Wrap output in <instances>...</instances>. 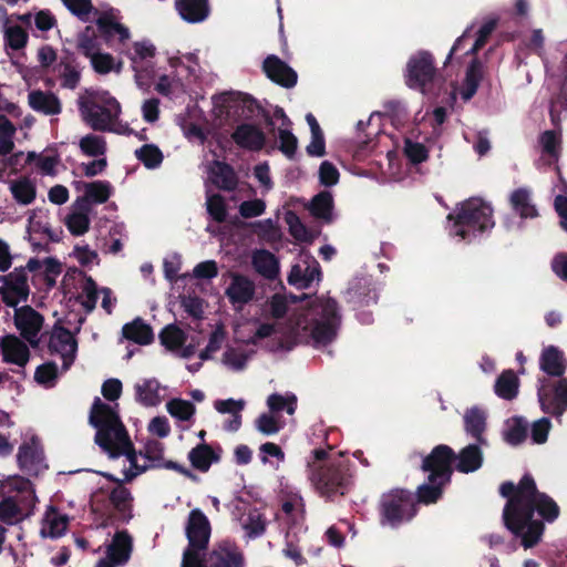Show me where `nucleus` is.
Here are the masks:
<instances>
[{
	"label": "nucleus",
	"instance_id": "nucleus-1",
	"mask_svg": "<svg viewBox=\"0 0 567 567\" xmlns=\"http://www.w3.org/2000/svg\"><path fill=\"white\" fill-rule=\"evenodd\" d=\"M499 494L507 498L503 509L504 526L516 538H520L525 549L533 548L545 530L543 520L533 519V501L542 494L533 476L525 474L518 485L509 481L502 483Z\"/></svg>",
	"mask_w": 567,
	"mask_h": 567
},
{
	"label": "nucleus",
	"instance_id": "nucleus-2",
	"mask_svg": "<svg viewBox=\"0 0 567 567\" xmlns=\"http://www.w3.org/2000/svg\"><path fill=\"white\" fill-rule=\"evenodd\" d=\"M447 220L451 223L449 234L468 243L495 225L492 206L480 198L460 204L454 213L447 215Z\"/></svg>",
	"mask_w": 567,
	"mask_h": 567
},
{
	"label": "nucleus",
	"instance_id": "nucleus-3",
	"mask_svg": "<svg viewBox=\"0 0 567 567\" xmlns=\"http://www.w3.org/2000/svg\"><path fill=\"white\" fill-rule=\"evenodd\" d=\"M89 422L96 429L94 442L104 452L112 451L113 446L130 437L118 412L107 403L102 402L99 396L92 403Z\"/></svg>",
	"mask_w": 567,
	"mask_h": 567
},
{
	"label": "nucleus",
	"instance_id": "nucleus-4",
	"mask_svg": "<svg viewBox=\"0 0 567 567\" xmlns=\"http://www.w3.org/2000/svg\"><path fill=\"white\" fill-rule=\"evenodd\" d=\"M310 481L320 496L332 501L336 496H344L352 485V474L347 461L329 462L324 465L311 464Z\"/></svg>",
	"mask_w": 567,
	"mask_h": 567
},
{
	"label": "nucleus",
	"instance_id": "nucleus-5",
	"mask_svg": "<svg viewBox=\"0 0 567 567\" xmlns=\"http://www.w3.org/2000/svg\"><path fill=\"white\" fill-rule=\"evenodd\" d=\"M417 514L414 494L406 488H392L381 495L379 517L382 526L398 528Z\"/></svg>",
	"mask_w": 567,
	"mask_h": 567
},
{
	"label": "nucleus",
	"instance_id": "nucleus-6",
	"mask_svg": "<svg viewBox=\"0 0 567 567\" xmlns=\"http://www.w3.org/2000/svg\"><path fill=\"white\" fill-rule=\"evenodd\" d=\"M318 308L319 318L303 327L305 331H309V338L316 348L328 346L336 339L341 319L339 305L332 298L322 301Z\"/></svg>",
	"mask_w": 567,
	"mask_h": 567
},
{
	"label": "nucleus",
	"instance_id": "nucleus-7",
	"mask_svg": "<svg viewBox=\"0 0 567 567\" xmlns=\"http://www.w3.org/2000/svg\"><path fill=\"white\" fill-rule=\"evenodd\" d=\"M437 75L434 56L421 50L413 54L406 63L405 83L410 89L425 92L427 84L433 83Z\"/></svg>",
	"mask_w": 567,
	"mask_h": 567
},
{
	"label": "nucleus",
	"instance_id": "nucleus-8",
	"mask_svg": "<svg viewBox=\"0 0 567 567\" xmlns=\"http://www.w3.org/2000/svg\"><path fill=\"white\" fill-rule=\"evenodd\" d=\"M455 462L454 450L446 444H439L423 458L421 470L429 473V481L432 483L439 480L451 483Z\"/></svg>",
	"mask_w": 567,
	"mask_h": 567
},
{
	"label": "nucleus",
	"instance_id": "nucleus-9",
	"mask_svg": "<svg viewBox=\"0 0 567 567\" xmlns=\"http://www.w3.org/2000/svg\"><path fill=\"white\" fill-rule=\"evenodd\" d=\"M80 111L85 122L99 132L112 131V123L121 112V105L114 97H109L104 105L95 101H81Z\"/></svg>",
	"mask_w": 567,
	"mask_h": 567
},
{
	"label": "nucleus",
	"instance_id": "nucleus-10",
	"mask_svg": "<svg viewBox=\"0 0 567 567\" xmlns=\"http://www.w3.org/2000/svg\"><path fill=\"white\" fill-rule=\"evenodd\" d=\"M14 326L20 331L21 337L27 340L32 348L39 346L38 334L42 329L44 318L31 306L16 308Z\"/></svg>",
	"mask_w": 567,
	"mask_h": 567
},
{
	"label": "nucleus",
	"instance_id": "nucleus-11",
	"mask_svg": "<svg viewBox=\"0 0 567 567\" xmlns=\"http://www.w3.org/2000/svg\"><path fill=\"white\" fill-rule=\"evenodd\" d=\"M48 348L51 354H60L63 359V369L68 370L75 359L78 342L71 331L55 323L50 336Z\"/></svg>",
	"mask_w": 567,
	"mask_h": 567
},
{
	"label": "nucleus",
	"instance_id": "nucleus-12",
	"mask_svg": "<svg viewBox=\"0 0 567 567\" xmlns=\"http://www.w3.org/2000/svg\"><path fill=\"white\" fill-rule=\"evenodd\" d=\"M537 395L545 413L560 416L567 410V379H559L551 390L542 386Z\"/></svg>",
	"mask_w": 567,
	"mask_h": 567
},
{
	"label": "nucleus",
	"instance_id": "nucleus-13",
	"mask_svg": "<svg viewBox=\"0 0 567 567\" xmlns=\"http://www.w3.org/2000/svg\"><path fill=\"white\" fill-rule=\"evenodd\" d=\"M262 72L270 81L286 89L293 87L298 82L297 72L275 54L265 58Z\"/></svg>",
	"mask_w": 567,
	"mask_h": 567
},
{
	"label": "nucleus",
	"instance_id": "nucleus-14",
	"mask_svg": "<svg viewBox=\"0 0 567 567\" xmlns=\"http://www.w3.org/2000/svg\"><path fill=\"white\" fill-rule=\"evenodd\" d=\"M188 546L206 549L210 537V524L206 515L198 508L190 511L186 525Z\"/></svg>",
	"mask_w": 567,
	"mask_h": 567
},
{
	"label": "nucleus",
	"instance_id": "nucleus-15",
	"mask_svg": "<svg viewBox=\"0 0 567 567\" xmlns=\"http://www.w3.org/2000/svg\"><path fill=\"white\" fill-rule=\"evenodd\" d=\"M231 140L238 147L249 152H260L267 143L265 132L251 123L239 124L231 133Z\"/></svg>",
	"mask_w": 567,
	"mask_h": 567
},
{
	"label": "nucleus",
	"instance_id": "nucleus-16",
	"mask_svg": "<svg viewBox=\"0 0 567 567\" xmlns=\"http://www.w3.org/2000/svg\"><path fill=\"white\" fill-rule=\"evenodd\" d=\"M223 107L226 110L227 115L238 116L244 120H250L262 109L252 96L243 93L225 94Z\"/></svg>",
	"mask_w": 567,
	"mask_h": 567
},
{
	"label": "nucleus",
	"instance_id": "nucleus-17",
	"mask_svg": "<svg viewBox=\"0 0 567 567\" xmlns=\"http://www.w3.org/2000/svg\"><path fill=\"white\" fill-rule=\"evenodd\" d=\"M53 71L58 73L62 87L69 90L78 87L81 80V70L75 53L72 50L62 49V55L53 66Z\"/></svg>",
	"mask_w": 567,
	"mask_h": 567
},
{
	"label": "nucleus",
	"instance_id": "nucleus-18",
	"mask_svg": "<svg viewBox=\"0 0 567 567\" xmlns=\"http://www.w3.org/2000/svg\"><path fill=\"white\" fill-rule=\"evenodd\" d=\"M256 292L255 282L248 277L234 274L229 286L225 290V295L233 306H244L249 303Z\"/></svg>",
	"mask_w": 567,
	"mask_h": 567
},
{
	"label": "nucleus",
	"instance_id": "nucleus-19",
	"mask_svg": "<svg viewBox=\"0 0 567 567\" xmlns=\"http://www.w3.org/2000/svg\"><path fill=\"white\" fill-rule=\"evenodd\" d=\"M19 467L29 475H37L43 461V451L39 441L33 436L29 442L19 446L17 454Z\"/></svg>",
	"mask_w": 567,
	"mask_h": 567
},
{
	"label": "nucleus",
	"instance_id": "nucleus-20",
	"mask_svg": "<svg viewBox=\"0 0 567 567\" xmlns=\"http://www.w3.org/2000/svg\"><path fill=\"white\" fill-rule=\"evenodd\" d=\"M100 37L110 44L115 38L120 43H125L130 39V30L117 22L111 12H102L95 21Z\"/></svg>",
	"mask_w": 567,
	"mask_h": 567
},
{
	"label": "nucleus",
	"instance_id": "nucleus-21",
	"mask_svg": "<svg viewBox=\"0 0 567 567\" xmlns=\"http://www.w3.org/2000/svg\"><path fill=\"white\" fill-rule=\"evenodd\" d=\"M0 348L3 361L24 367L30 359L28 346L14 334H8L0 339Z\"/></svg>",
	"mask_w": 567,
	"mask_h": 567
},
{
	"label": "nucleus",
	"instance_id": "nucleus-22",
	"mask_svg": "<svg viewBox=\"0 0 567 567\" xmlns=\"http://www.w3.org/2000/svg\"><path fill=\"white\" fill-rule=\"evenodd\" d=\"M512 210L522 219H533L538 217V210L533 202V193L528 187H518L514 189L508 198Z\"/></svg>",
	"mask_w": 567,
	"mask_h": 567
},
{
	"label": "nucleus",
	"instance_id": "nucleus-23",
	"mask_svg": "<svg viewBox=\"0 0 567 567\" xmlns=\"http://www.w3.org/2000/svg\"><path fill=\"white\" fill-rule=\"evenodd\" d=\"M179 17L188 23H200L210 14L209 0H175Z\"/></svg>",
	"mask_w": 567,
	"mask_h": 567
},
{
	"label": "nucleus",
	"instance_id": "nucleus-24",
	"mask_svg": "<svg viewBox=\"0 0 567 567\" xmlns=\"http://www.w3.org/2000/svg\"><path fill=\"white\" fill-rule=\"evenodd\" d=\"M30 107L44 115H58L62 112L59 97L50 91L34 90L28 95Z\"/></svg>",
	"mask_w": 567,
	"mask_h": 567
},
{
	"label": "nucleus",
	"instance_id": "nucleus-25",
	"mask_svg": "<svg viewBox=\"0 0 567 567\" xmlns=\"http://www.w3.org/2000/svg\"><path fill=\"white\" fill-rule=\"evenodd\" d=\"M307 208L316 219L321 220L323 224L329 225L334 220V202L329 190H321L315 195Z\"/></svg>",
	"mask_w": 567,
	"mask_h": 567
},
{
	"label": "nucleus",
	"instance_id": "nucleus-26",
	"mask_svg": "<svg viewBox=\"0 0 567 567\" xmlns=\"http://www.w3.org/2000/svg\"><path fill=\"white\" fill-rule=\"evenodd\" d=\"M132 547V537L127 530L116 532L107 547V557L116 565H124L130 559Z\"/></svg>",
	"mask_w": 567,
	"mask_h": 567
},
{
	"label": "nucleus",
	"instance_id": "nucleus-27",
	"mask_svg": "<svg viewBox=\"0 0 567 567\" xmlns=\"http://www.w3.org/2000/svg\"><path fill=\"white\" fill-rule=\"evenodd\" d=\"M251 264L256 272L266 279L274 280L279 275V261L267 249H257L252 252Z\"/></svg>",
	"mask_w": 567,
	"mask_h": 567
},
{
	"label": "nucleus",
	"instance_id": "nucleus-28",
	"mask_svg": "<svg viewBox=\"0 0 567 567\" xmlns=\"http://www.w3.org/2000/svg\"><path fill=\"white\" fill-rule=\"evenodd\" d=\"M122 334L126 340L140 346H147L154 341L152 327L140 317L125 323L122 328Z\"/></svg>",
	"mask_w": 567,
	"mask_h": 567
},
{
	"label": "nucleus",
	"instance_id": "nucleus-29",
	"mask_svg": "<svg viewBox=\"0 0 567 567\" xmlns=\"http://www.w3.org/2000/svg\"><path fill=\"white\" fill-rule=\"evenodd\" d=\"M188 460L195 470L206 473L213 463L219 462L220 454L209 444L199 443L188 452Z\"/></svg>",
	"mask_w": 567,
	"mask_h": 567
},
{
	"label": "nucleus",
	"instance_id": "nucleus-30",
	"mask_svg": "<svg viewBox=\"0 0 567 567\" xmlns=\"http://www.w3.org/2000/svg\"><path fill=\"white\" fill-rule=\"evenodd\" d=\"M540 369L550 377H563L566 371L563 351L555 346H548L542 352Z\"/></svg>",
	"mask_w": 567,
	"mask_h": 567
},
{
	"label": "nucleus",
	"instance_id": "nucleus-31",
	"mask_svg": "<svg viewBox=\"0 0 567 567\" xmlns=\"http://www.w3.org/2000/svg\"><path fill=\"white\" fill-rule=\"evenodd\" d=\"M213 183L221 190L233 192L238 186V177L231 165L215 161L212 168Z\"/></svg>",
	"mask_w": 567,
	"mask_h": 567
},
{
	"label": "nucleus",
	"instance_id": "nucleus-32",
	"mask_svg": "<svg viewBox=\"0 0 567 567\" xmlns=\"http://www.w3.org/2000/svg\"><path fill=\"white\" fill-rule=\"evenodd\" d=\"M483 463V453L477 444H470L456 454L455 468L461 473L477 471Z\"/></svg>",
	"mask_w": 567,
	"mask_h": 567
},
{
	"label": "nucleus",
	"instance_id": "nucleus-33",
	"mask_svg": "<svg viewBox=\"0 0 567 567\" xmlns=\"http://www.w3.org/2000/svg\"><path fill=\"white\" fill-rule=\"evenodd\" d=\"M483 79V63L477 59H473L468 64L461 96L464 101H470L477 92L480 83Z\"/></svg>",
	"mask_w": 567,
	"mask_h": 567
},
{
	"label": "nucleus",
	"instance_id": "nucleus-34",
	"mask_svg": "<svg viewBox=\"0 0 567 567\" xmlns=\"http://www.w3.org/2000/svg\"><path fill=\"white\" fill-rule=\"evenodd\" d=\"M519 379L513 370H504L494 384L495 394L504 400L512 401L518 394Z\"/></svg>",
	"mask_w": 567,
	"mask_h": 567
},
{
	"label": "nucleus",
	"instance_id": "nucleus-35",
	"mask_svg": "<svg viewBox=\"0 0 567 567\" xmlns=\"http://www.w3.org/2000/svg\"><path fill=\"white\" fill-rule=\"evenodd\" d=\"M75 49L83 56L90 59L99 51H101V44L97 40L96 31L93 27L86 25L75 37Z\"/></svg>",
	"mask_w": 567,
	"mask_h": 567
},
{
	"label": "nucleus",
	"instance_id": "nucleus-36",
	"mask_svg": "<svg viewBox=\"0 0 567 567\" xmlns=\"http://www.w3.org/2000/svg\"><path fill=\"white\" fill-rule=\"evenodd\" d=\"M465 431L475 439L477 443H485L483 433L486 429L485 413L478 408H472L464 415Z\"/></svg>",
	"mask_w": 567,
	"mask_h": 567
},
{
	"label": "nucleus",
	"instance_id": "nucleus-37",
	"mask_svg": "<svg viewBox=\"0 0 567 567\" xmlns=\"http://www.w3.org/2000/svg\"><path fill=\"white\" fill-rule=\"evenodd\" d=\"M449 484L450 483H445L443 480H439L433 483L427 480V482L417 487L416 493L414 494L415 504L420 503L430 505L437 503L442 498L444 488Z\"/></svg>",
	"mask_w": 567,
	"mask_h": 567
},
{
	"label": "nucleus",
	"instance_id": "nucleus-38",
	"mask_svg": "<svg viewBox=\"0 0 567 567\" xmlns=\"http://www.w3.org/2000/svg\"><path fill=\"white\" fill-rule=\"evenodd\" d=\"M135 399L144 406H155L161 402L159 383L156 379L144 380L134 386Z\"/></svg>",
	"mask_w": 567,
	"mask_h": 567
},
{
	"label": "nucleus",
	"instance_id": "nucleus-39",
	"mask_svg": "<svg viewBox=\"0 0 567 567\" xmlns=\"http://www.w3.org/2000/svg\"><path fill=\"white\" fill-rule=\"evenodd\" d=\"M10 190L16 202L20 205H30L37 196L35 185L28 177L13 181L10 185Z\"/></svg>",
	"mask_w": 567,
	"mask_h": 567
},
{
	"label": "nucleus",
	"instance_id": "nucleus-40",
	"mask_svg": "<svg viewBox=\"0 0 567 567\" xmlns=\"http://www.w3.org/2000/svg\"><path fill=\"white\" fill-rule=\"evenodd\" d=\"M155 45L147 41H138L133 44V52L130 54V60L132 62V68L135 71V78L138 84H141L140 79L142 78V71L138 64L146 59L155 56Z\"/></svg>",
	"mask_w": 567,
	"mask_h": 567
},
{
	"label": "nucleus",
	"instance_id": "nucleus-41",
	"mask_svg": "<svg viewBox=\"0 0 567 567\" xmlns=\"http://www.w3.org/2000/svg\"><path fill=\"white\" fill-rule=\"evenodd\" d=\"M161 344L169 351H176L181 349L186 342V333L176 324L171 323L162 329L159 332Z\"/></svg>",
	"mask_w": 567,
	"mask_h": 567
},
{
	"label": "nucleus",
	"instance_id": "nucleus-42",
	"mask_svg": "<svg viewBox=\"0 0 567 567\" xmlns=\"http://www.w3.org/2000/svg\"><path fill=\"white\" fill-rule=\"evenodd\" d=\"M110 457L115 458L125 455L131 464V468L135 470L140 474L147 470V465H140L137 463V454L131 439L127 437L123 442L113 446L112 451H106Z\"/></svg>",
	"mask_w": 567,
	"mask_h": 567
},
{
	"label": "nucleus",
	"instance_id": "nucleus-43",
	"mask_svg": "<svg viewBox=\"0 0 567 567\" xmlns=\"http://www.w3.org/2000/svg\"><path fill=\"white\" fill-rule=\"evenodd\" d=\"M533 515L537 512L542 518L548 523H553L559 516V506L547 494L542 493L533 501Z\"/></svg>",
	"mask_w": 567,
	"mask_h": 567
},
{
	"label": "nucleus",
	"instance_id": "nucleus-44",
	"mask_svg": "<svg viewBox=\"0 0 567 567\" xmlns=\"http://www.w3.org/2000/svg\"><path fill=\"white\" fill-rule=\"evenodd\" d=\"M560 137L559 135L553 131L548 130L540 134L539 144L542 146V152L544 155L548 157V163H556L560 155Z\"/></svg>",
	"mask_w": 567,
	"mask_h": 567
},
{
	"label": "nucleus",
	"instance_id": "nucleus-45",
	"mask_svg": "<svg viewBox=\"0 0 567 567\" xmlns=\"http://www.w3.org/2000/svg\"><path fill=\"white\" fill-rule=\"evenodd\" d=\"M135 157L148 169L161 166L164 155L155 144H144L134 152Z\"/></svg>",
	"mask_w": 567,
	"mask_h": 567
},
{
	"label": "nucleus",
	"instance_id": "nucleus-46",
	"mask_svg": "<svg viewBox=\"0 0 567 567\" xmlns=\"http://www.w3.org/2000/svg\"><path fill=\"white\" fill-rule=\"evenodd\" d=\"M84 195L93 204H104L112 195V185L107 181H94L84 183Z\"/></svg>",
	"mask_w": 567,
	"mask_h": 567
},
{
	"label": "nucleus",
	"instance_id": "nucleus-47",
	"mask_svg": "<svg viewBox=\"0 0 567 567\" xmlns=\"http://www.w3.org/2000/svg\"><path fill=\"white\" fill-rule=\"evenodd\" d=\"M528 424L522 416H514L507 423V429L504 433L505 441L511 445H519L527 437Z\"/></svg>",
	"mask_w": 567,
	"mask_h": 567
},
{
	"label": "nucleus",
	"instance_id": "nucleus-48",
	"mask_svg": "<svg viewBox=\"0 0 567 567\" xmlns=\"http://www.w3.org/2000/svg\"><path fill=\"white\" fill-rule=\"evenodd\" d=\"M244 557L237 551H212L208 557V567H243Z\"/></svg>",
	"mask_w": 567,
	"mask_h": 567
},
{
	"label": "nucleus",
	"instance_id": "nucleus-49",
	"mask_svg": "<svg viewBox=\"0 0 567 567\" xmlns=\"http://www.w3.org/2000/svg\"><path fill=\"white\" fill-rule=\"evenodd\" d=\"M286 221L289 225L290 235L300 243L311 244L316 235L307 228L295 213H288Z\"/></svg>",
	"mask_w": 567,
	"mask_h": 567
},
{
	"label": "nucleus",
	"instance_id": "nucleus-50",
	"mask_svg": "<svg viewBox=\"0 0 567 567\" xmlns=\"http://www.w3.org/2000/svg\"><path fill=\"white\" fill-rule=\"evenodd\" d=\"M22 519V508L13 497H6L0 502V522L7 525H14Z\"/></svg>",
	"mask_w": 567,
	"mask_h": 567
},
{
	"label": "nucleus",
	"instance_id": "nucleus-51",
	"mask_svg": "<svg viewBox=\"0 0 567 567\" xmlns=\"http://www.w3.org/2000/svg\"><path fill=\"white\" fill-rule=\"evenodd\" d=\"M69 518L65 515L54 513L53 516L48 517L47 526L41 528V536L43 538H59L68 529Z\"/></svg>",
	"mask_w": 567,
	"mask_h": 567
},
{
	"label": "nucleus",
	"instance_id": "nucleus-52",
	"mask_svg": "<svg viewBox=\"0 0 567 567\" xmlns=\"http://www.w3.org/2000/svg\"><path fill=\"white\" fill-rule=\"evenodd\" d=\"M16 134V126L6 116L0 115V155L7 156L14 148L13 136Z\"/></svg>",
	"mask_w": 567,
	"mask_h": 567
},
{
	"label": "nucleus",
	"instance_id": "nucleus-53",
	"mask_svg": "<svg viewBox=\"0 0 567 567\" xmlns=\"http://www.w3.org/2000/svg\"><path fill=\"white\" fill-rule=\"evenodd\" d=\"M109 499L113 507L115 508V511H117L121 514H125L126 512H130L132 508L133 496L130 489L123 486V484L121 483L111 491Z\"/></svg>",
	"mask_w": 567,
	"mask_h": 567
},
{
	"label": "nucleus",
	"instance_id": "nucleus-54",
	"mask_svg": "<svg viewBox=\"0 0 567 567\" xmlns=\"http://www.w3.org/2000/svg\"><path fill=\"white\" fill-rule=\"evenodd\" d=\"M167 412L179 421H189L195 412V405L187 400L172 399L166 404Z\"/></svg>",
	"mask_w": 567,
	"mask_h": 567
},
{
	"label": "nucleus",
	"instance_id": "nucleus-55",
	"mask_svg": "<svg viewBox=\"0 0 567 567\" xmlns=\"http://www.w3.org/2000/svg\"><path fill=\"white\" fill-rule=\"evenodd\" d=\"M267 405L272 413L286 410L291 415L297 409V398L295 394L284 396L279 393H272L267 399Z\"/></svg>",
	"mask_w": 567,
	"mask_h": 567
},
{
	"label": "nucleus",
	"instance_id": "nucleus-56",
	"mask_svg": "<svg viewBox=\"0 0 567 567\" xmlns=\"http://www.w3.org/2000/svg\"><path fill=\"white\" fill-rule=\"evenodd\" d=\"M80 148L87 156H102L106 153V142L103 136L87 134L80 141Z\"/></svg>",
	"mask_w": 567,
	"mask_h": 567
},
{
	"label": "nucleus",
	"instance_id": "nucleus-57",
	"mask_svg": "<svg viewBox=\"0 0 567 567\" xmlns=\"http://www.w3.org/2000/svg\"><path fill=\"white\" fill-rule=\"evenodd\" d=\"M279 151L289 159H292L298 148V138L290 128H279Z\"/></svg>",
	"mask_w": 567,
	"mask_h": 567
},
{
	"label": "nucleus",
	"instance_id": "nucleus-58",
	"mask_svg": "<svg viewBox=\"0 0 567 567\" xmlns=\"http://www.w3.org/2000/svg\"><path fill=\"white\" fill-rule=\"evenodd\" d=\"M37 159V167L45 175H54L55 166L60 163L58 154L41 156L34 152H30L27 155V163L31 164Z\"/></svg>",
	"mask_w": 567,
	"mask_h": 567
},
{
	"label": "nucleus",
	"instance_id": "nucleus-59",
	"mask_svg": "<svg viewBox=\"0 0 567 567\" xmlns=\"http://www.w3.org/2000/svg\"><path fill=\"white\" fill-rule=\"evenodd\" d=\"M4 40L7 47L18 51L27 45L29 35L20 25H13L7 28L4 32Z\"/></svg>",
	"mask_w": 567,
	"mask_h": 567
},
{
	"label": "nucleus",
	"instance_id": "nucleus-60",
	"mask_svg": "<svg viewBox=\"0 0 567 567\" xmlns=\"http://www.w3.org/2000/svg\"><path fill=\"white\" fill-rule=\"evenodd\" d=\"M497 22V19H489L483 23L477 31V37L473 47L466 52V54H477V52L486 44L491 34L495 31Z\"/></svg>",
	"mask_w": 567,
	"mask_h": 567
},
{
	"label": "nucleus",
	"instance_id": "nucleus-61",
	"mask_svg": "<svg viewBox=\"0 0 567 567\" xmlns=\"http://www.w3.org/2000/svg\"><path fill=\"white\" fill-rule=\"evenodd\" d=\"M90 217L87 214L72 213L66 217L65 225L73 236H82L90 229Z\"/></svg>",
	"mask_w": 567,
	"mask_h": 567
},
{
	"label": "nucleus",
	"instance_id": "nucleus-62",
	"mask_svg": "<svg viewBox=\"0 0 567 567\" xmlns=\"http://www.w3.org/2000/svg\"><path fill=\"white\" fill-rule=\"evenodd\" d=\"M207 212L216 223H224L227 218V207L225 199L219 194H214L207 198Z\"/></svg>",
	"mask_w": 567,
	"mask_h": 567
},
{
	"label": "nucleus",
	"instance_id": "nucleus-63",
	"mask_svg": "<svg viewBox=\"0 0 567 567\" xmlns=\"http://www.w3.org/2000/svg\"><path fill=\"white\" fill-rule=\"evenodd\" d=\"M404 154L414 165L421 164L429 158V151L425 145L411 140H405Z\"/></svg>",
	"mask_w": 567,
	"mask_h": 567
},
{
	"label": "nucleus",
	"instance_id": "nucleus-64",
	"mask_svg": "<svg viewBox=\"0 0 567 567\" xmlns=\"http://www.w3.org/2000/svg\"><path fill=\"white\" fill-rule=\"evenodd\" d=\"M62 2L72 14L82 21H87V16L91 12L99 13L91 0H62Z\"/></svg>",
	"mask_w": 567,
	"mask_h": 567
}]
</instances>
